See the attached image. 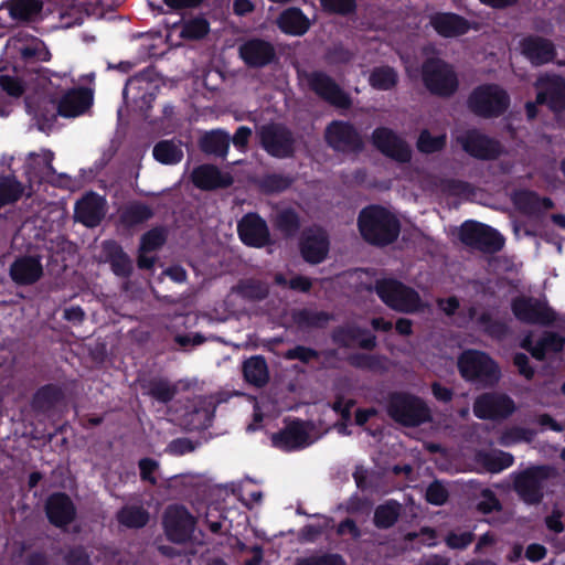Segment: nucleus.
<instances>
[{
  "label": "nucleus",
  "mask_w": 565,
  "mask_h": 565,
  "mask_svg": "<svg viewBox=\"0 0 565 565\" xmlns=\"http://www.w3.org/2000/svg\"><path fill=\"white\" fill-rule=\"evenodd\" d=\"M458 369L465 380L490 386L497 384L501 375L495 361L478 350L465 351L458 359Z\"/></svg>",
  "instance_id": "7"
},
{
  "label": "nucleus",
  "mask_w": 565,
  "mask_h": 565,
  "mask_svg": "<svg viewBox=\"0 0 565 565\" xmlns=\"http://www.w3.org/2000/svg\"><path fill=\"white\" fill-rule=\"evenodd\" d=\"M234 290L238 296L248 301H262L269 295L267 282L255 278L239 280Z\"/></svg>",
  "instance_id": "44"
},
{
  "label": "nucleus",
  "mask_w": 565,
  "mask_h": 565,
  "mask_svg": "<svg viewBox=\"0 0 565 565\" xmlns=\"http://www.w3.org/2000/svg\"><path fill=\"white\" fill-rule=\"evenodd\" d=\"M559 477L557 468L551 465H533L513 473V490L527 505L540 504Z\"/></svg>",
  "instance_id": "2"
},
{
  "label": "nucleus",
  "mask_w": 565,
  "mask_h": 565,
  "mask_svg": "<svg viewBox=\"0 0 565 565\" xmlns=\"http://www.w3.org/2000/svg\"><path fill=\"white\" fill-rule=\"evenodd\" d=\"M217 401L213 396H198L188 407L183 422L189 430H204L212 426Z\"/></svg>",
  "instance_id": "22"
},
{
  "label": "nucleus",
  "mask_w": 565,
  "mask_h": 565,
  "mask_svg": "<svg viewBox=\"0 0 565 565\" xmlns=\"http://www.w3.org/2000/svg\"><path fill=\"white\" fill-rule=\"evenodd\" d=\"M277 25L285 34L301 36L310 29V21L300 8L290 7L278 15Z\"/></svg>",
  "instance_id": "36"
},
{
  "label": "nucleus",
  "mask_w": 565,
  "mask_h": 565,
  "mask_svg": "<svg viewBox=\"0 0 565 565\" xmlns=\"http://www.w3.org/2000/svg\"><path fill=\"white\" fill-rule=\"evenodd\" d=\"M300 254L311 265L322 263L329 253V237L322 230H308L302 233L299 242Z\"/></svg>",
  "instance_id": "26"
},
{
  "label": "nucleus",
  "mask_w": 565,
  "mask_h": 565,
  "mask_svg": "<svg viewBox=\"0 0 565 565\" xmlns=\"http://www.w3.org/2000/svg\"><path fill=\"white\" fill-rule=\"evenodd\" d=\"M459 239L466 246L489 254L500 252L505 243L503 235L499 231L490 225L472 220L461 224Z\"/></svg>",
  "instance_id": "8"
},
{
  "label": "nucleus",
  "mask_w": 565,
  "mask_h": 565,
  "mask_svg": "<svg viewBox=\"0 0 565 565\" xmlns=\"http://www.w3.org/2000/svg\"><path fill=\"white\" fill-rule=\"evenodd\" d=\"M241 242L248 247L263 248L271 244L268 224L257 212H248L237 222Z\"/></svg>",
  "instance_id": "16"
},
{
  "label": "nucleus",
  "mask_w": 565,
  "mask_h": 565,
  "mask_svg": "<svg viewBox=\"0 0 565 565\" xmlns=\"http://www.w3.org/2000/svg\"><path fill=\"white\" fill-rule=\"evenodd\" d=\"M153 216L152 209L140 202L127 205L119 214V222L127 228L143 224Z\"/></svg>",
  "instance_id": "43"
},
{
  "label": "nucleus",
  "mask_w": 565,
  "mask_h": 565,
  "mask_svg": "<svg viewBox=\"0 0 565 565\" xmlns=\"http://www.w3.org/2000/svg\"><path fill=\"white\" fill-rule=\"evenodd\" d=\"M274 225L285 237H294L301 227V221L296 210L286 207L277 212Z\"/></svg>",
  "instance_id": "47"
},
{
  "label": "nucleus",
  "mask_w": 565,
  "mask_h": 565,
  "mask_svg": "<svg viewBox=\"0 0 565 565\" xmlns=\"http://www.w3.org/2000/svg\"><path fill=\"white\" fill-rule=\"evenodd\" d=\"M195 519L183 505H169L162 518V525L168 541L182 544L191 540L194 529Z\"/></svg>",
  "instance_id": "14"
},
{
  "label": "nucleus",
  "mask_w": 565,
  "mask_h": 565,
  "mask_svg": "<svg viewBox=\"0 0 565 565\" xmlns=\"http://www.w3.org/2000/svg\"><path fill=\"white\" fill-rule=\"evenodd\" d=\"M210 32V22L202 15L191 18L182 23L180 38L189 41L204 39Z\"/></svg>",
  "instance_id": "50"
},
{
  "label": "nucleus",
  "mask_w": 565,
  "mask_h": 565,
  "mask_svg": "<svg viewBox=\"0 0 565 565\" xmlns=\"http://www.w3.org/2000/svg\"><path fill=\"white\" fill-rule=\"evenodd\" d=\"M443 191L449 195L469 196L473 193V188L467 181L458 179H446L443 181Z\"/></svg>",
  "instance_id": "59"
},
{
  "label": "nucleus",
  "mask_w": 565,
  "mask_h": 565,
  "mask_svg": "<svg viewBox=\"0 0 565 565\" xmlns=\"http://www.w3.org/2000/svg\"><path fill=\"white\" fill-rule=\"evenodd\" d=\"M370 85L377 90H391L398 83V73L388 65L376 66L369 76Z\"/></svg>",
  "instance_id": "46"
},
{
  "label": "nucleus",
  "mask_w": 565,
  "mask_h": 565,
  "mask_svg": "<svg viewBox=\"0 0 565 565\" xmlns=\"http://www.w3.org/2000/svg\"><path fill=\"white\" fill-rule=\"evenodd\" d=\"M119 524L128 529H141L149 521V513L141 507H124L117 512Z\"/></svg>",
  "instance_id": "48"
},
{
  "label": "nucleus",
  "mask_w": 565,
  "mask_h": 565,
  "mask_svg": "<svg viewBox=\"0 0 565 565\" xmlns=\"http://www.w3.org/2000/svg\"><path fill=\"white\" fill-rule=\"evenodd\" d=\"M66 565H92L90 556L83 545L70 547L63 557Z\"/></svg>",
  "instance_id": "61"
},
{
  "label": "nucleus",
  "mask_w": 565,
  "mask_h": 565,
  "mask_svg": "<svg viewBox=\"0 0 565 565\" xmlns=\"http://www.w3.org/2000/svg\"><path fill=\"white\" fill-rule=\"evenodd\" d=\"M140 387L145 395L161 404H169L179 393L177 383H172L164 376H151L140 382Z\"/></svg>",
  "instance_id": "35"
},
{
  "label": "nucleus",
  "mask_w": 565,
  "mask_h": 565,
  "mask_svg": "<svg viewBox=\"0 0 565 565\" xmlns=\"http://www.w3.org/2000/svg\"><path fill=\"white\" fill-rule=\"evenodd\" d=\"M327 145L337 152L360 153L364 149V141L350 121L332 120L326 128Z\"/></svg>",
  "instance_id": "13"
},
{
  "label": "nucleus",
  "mask_w": 565,
  "mask_h": 565,
  "mask_svg": "<svg viewBox=\"0 0 565 565\" xmlns=\"http://www.w3.org/2000/svg\"><path fill=\"white\" fill-rule=\"evenodd\" d=\"M476 508L480 513L489 514L494 511H501L502 504L498 499L495 492L489 488H486L480 492V498L479 501L477 502Z\"/></svg>",
  "instance_id": "58"
},
{
  "label": "nucleus",
  "mask_w": 565,
  "mask_h": 565,
  "mask_svg": "<svg viewBox=\"0 0 565 565\" xmlns=\"http://www.w3.org/2000/svg\"><path fill=\"white\" fill-rule=\"evenodd\" d=\"M327 62L331 65L348 64L353 58V54L350 50L343 45H334L329 49L326 54Z\"/></svg>",
  "instance_id": "64"
},
{
  "label": "nucleus",
  "mask_w": 565,
  "mask_h": 565,
  "mask_svg": "<svg viewBox=\"0 0 565 565\" xmlns=\"http://www.w3.org/2000/svg\"><path fill=\"white\" fill-rule=\"evenodd\" d=\"M64 399V391L56 384H45L36 390L32 397V408L36 412L46 413L53 409Z\"/></svg>",
  "instance_id": "38"
},
{
  "label": "nucleus",
  "mask_w": 565,
  "mask_h": 565,
  "mask_svg": "<svg viewBox=\"0 0 565 565\" xmlns=\"http://www.w3.org/2000/svg\"><path fill=\"white\" fill-rule=\"evenodd\" d=\"M54 153L46 150L43 156L31 152L26 161V173L30 180L38 183L50 182L55 186L66 188L71 181L65 173L57 174L53 167Z\"/></svg>",
  "instance_id": "17"
},
{
  "label": "nucleus",
  "mask_w": 565,
  "mask_h": 565,
  "mask_svg": "<svg viewBox=\"0 0 565 565\" xmlns=\"http://www.w3.org/2000/svg\"><path fill=\"white\" fill-rule=\"evenodd\" d=\"M310 436L306 424L299 418L289 422L285 428L273 434V446L279 450L290 452L306 448L310 445Z\"/></svg>",
  "instance_id": "21"
},
{
  "label": "nucleus",
  "mask_w": 565,
  "mask_h": 565,
  "mask_svg": "<svg viewBox=\"0 0 565 565\" xmlns=\"http://www.w3.org/2000/svg\"><path fill=\"white\" fill-rule=\"evenodd\" d=\"M193 184L202 191H214L230 188L234 179L227 172H222L216 166L203 163L195 167L191 173Z\"/></svg>",
  "instance_id": "29"
},
{
  "label": "nucleus",
  "mask_w": 565,
  "mask_h": 565,
  "mask_svg": "<svg viewBox=\"0 0 565 565\" xmlns=\"http://www.w3.org/2000/svg\"><path fill=\"white\" fill-rule=\"evenodd\" d=\"M456 141L468 156L482 161L497 160L503 152L499 140L477 128L465 130Z\"/></svg>",
  "instance_id": "12"
},
{
  "label": "nucleus",
  "mask_w": 565,
  "mask_h": 565,
  "mask_svg": "<svg viewBox=\"0 0 565 565\" xmlns=\"http://www.w3.org/2000/svg\"><path fill=\"white\" fill-rule=\"evenodd\" d=\"M23 185L13 175L0 178V207L12 204L20 200L23 194Z\"/></svg>",
  "instance_id": "51"
},
{
  "label": "nucleus",
  "mask_w": 565,
  "mask_h": 565,
  "mask_svg": "<svg viewBox=\"0 0 565 565\" xmlns=\"http://www.w3.org/2000/svg\"><path fill=\"white\" fill-rule=\"evenodd\" d=\"M429 23L438 35L446 39L463 35L470 30V22L454 12H436Z\"/></svg>",
  "instance_id": "34"
},
{
  "label": "nucleus",
  "mask_w": 565,
  "mask_h": 565,
  "mask_svg": "<svg viewBox=\"0 0 565 565\" xmlns=\"http://www.w3.org/2000/svg\"><path fill=\"white\" fill-rule=\"evenodd\" d=\"M168 232L163 226H156L142 234L139 252L150 253L161 248L167 242Z\"/></svg>",
  "instance_id": "54"
},
{
  "label": "nucleus",
  "mask_w": 565,
  "mask_h": 565,
  "mask_svg": "<svg viewBox=\"0 0 565 565\" xmlns=\"http://www.w3.org/2000/svg\"><path fill=\"white\" fill-rule=\"evenodd\" d=\"M385 412L396 424L416 428L433 419L427 403L419 396L405 391L390 392L385 398Z\"/></svg>",
  "instance_id": "3"
},
{
  "label": "nucleus",
  "mask_w": 565,
  "mask_h": 565,
  "mask_svg": "<svg viewBox=\"0 0 565 565\" xmlns=\"http://www.w3.org/2000/svg\"><path fill=\"white\" fill-rule=\"evenodd\" d=\"M510 103V95L498 84H481L472 89L467 99L469 110L484 119L502 116Z\"/></svg>",
  "instance_id": "5"
},
{
  "label": "nucleus",
  "mask_w": 565,
  "mask_h": 565,
  "mask_svg": "<svg viewBox=\"0 0 565 565\" xmlns=\"http://www.w3.org/2000/svg\"><path fill=\"white\" fill-rule=\"evenodd\" d=\"M447 145L445 134L433 136L428 129H423L417 139V149L422 153L431 154L441 151Z\"/></svg>",
  "instance_id": "55"
},
{
  "label": "nucleus",
  "mask_w": 565,
  "mask_h": 565,
  "mask_svg": "<svg viewBox=\"0 0 565 565\" xmlns=\"http://www.w3.org/2000/svg\"><path fill=\"white\" fill-rule=\"evenodd\" d=\"M306 81L309 89L323 102L340 109L351 108V95L324 71L316 70L307 73Z\"/></svg>",
  "instance_id": "9"
},
{
  "label": "nucleus",
  "mask_w": 565,
  "mask_h": 565,
  "mask_svg": "<svg viewBox=\"0 0 565 565\" xmlns=\"http://www.w3.org/2000/svg\"><path fill=\"white\" fill-rule=\"evenodd\" d=\"M522 55L533 65L542 66L554 61L556 47L554 43L540 35H527L520 42Z\"/></svg>",
  "instance_id": "27"
},
{
  "label": "nucleus",
  "mask_w": 565,
  "mask_h": 565,
  "mask_svg": "<svg viewBox=\"0 0 565 565\" xmlns=\"http://www.w3.org/2000/svg\"><path fill=\"white\" fill-rule=\"evenodd\" d=\"M322 10L329 14L348 17L354 14L358 9L356 0H319Z\"/></svg>",
  "instance_id": "56"
},
{
  "label": "nucleus",
  "mask_w": 565,
  "mask_h": 565,
  "mask_svg": "<svg viewBox=\"0 0 565 565\" xmlns=\"http://www.w3.org/2000/svg\"><path fill=\"white\" fill-rule=\"evenodd\" d=\"M9 276L17 286H31L43 276L41 258L34 255L18 256L9 267Z\"/></svg>",
  "instance_id": "25"
},
{
  "label": "nucleus",
  "mask_w": 565,
  "mask_h": 565,
  "mask_svg": "<svg viewBox=\"0 0 565 565\" xmlns=\"http://www.w3.org/2000/svg\"><path fill=\"white\" fill-rule=\"evenodd\" d=\"M102 254L105 263L110 265L115 276L129 278L134 273V264L122 246L115 239H106L102 243Z\"/></svg>",
  "instance_id": "33"
},
{
  "label": "nucleus",
  "mask_w": 565,
  "mask_h": 565,
  "mask_svg": "<svg viewBox=\"0 0 565 565\" xmlns=\"http://www.w3.org/2000/svg\"><path fill=\"white\" fill-rule=\"evenodd\" d=\"M284 356L286 360H298L305 364H308L311 360L318 359L320 356V352L312 348L298 344L287 350Z\"/></svg>",
  "instance_id": "60"
},
{
  "label": "nucleus",
  "mask_w": 565,
  "mask_h": 565,
  "mask_svg": "<svg viewBox=\"0 0 565 565\" xmlns=\"http://www.w3.org/2000/svg\"><path fill=\"white\" fill-rule=\"evenodd\" d=\"M0 89L10 97L20 98L25 93L26 85L19 76L0 74Z\"/></svg>",
  "instance_id": "57"
},
{
  "label": "nucleus",
  "mask_w": 565,
  "mask_h": 565,
  "mask_svg": "<svg viewBox=\"0 0 565 565\" xmlns=\"http://www.w3.org/2000/svg\"><path fill=\"white\" fill-rule=\"evenodd\" d=\"M536 94V104L545 105L553 113L565 110V79L561 76L541 78Z\"/></svg>",
  "instance_id": "28"
},
{
  "label": "nucleus",
  "mask_w": 565,
  "mask_h": 565,
  "mask_svg": "<svg viewBox=\"0 0 565 565\" xmlns=\"http://www.w3.org/2000/svg\"><path fill=\"white\" fill-rule=\"evenodd\" d=\"M422 82L434 96L449 98L459 88L458 75L451 64L440 57H428L422 64Z\"/></svg>",
  "instance_id": "4"
},
{
  "label": "nucleus",
  "mask_w": 565,
  "mask_h": 565,
  "mask_svg": "<svg viewBox=\"0 0 565 565\" xmlns=\"http://www.w3.org/2000/svg\"><path fill=\"white\" fill-rule=\"evenodd\" d=\"M94 94L90 88L79 86L70 88L56 99V113L63 118H76L86 114L93 106Z\"/></svg>",
  "instance_id": "20"
},
{
  "label": "nucleus",
  "mask_w": 565,
  "mask_h": 565,
  "mask_svg": "<svg viewBox=\"0 0 565 565\" xmlns=\"http://www.w3.org/2000/svg\"><path fill=\"white\" fill-rule=\"evenodd\" d=\"M383 360L384 358L379 354H370L362 352L351 353L347 358V362L350 366L358 370L373 372L384 369Z\"/></svg>",
  "instance_id": "53"
},
{
  "label": "nucleus",
  "mask_w": 565,
  "mask_h": 565,
  "mask_svg": "<svg viewBox=\"0 0 565 565\" xmlns=\"http://www.w3.org/2000/svg\"><path fill=\"white\" fill-rule=\"evenodd\" d=\"M242 372L244 380L256 387H263L268 383V365L263 355H254L245 360Z\"/></svg>",
  "instance_id": "40"
},
{
  "label": "nucleus",
  "mask_w": 565,
  "mask_h": 565,
  "mask_svg": "<svg viewBox=\"0 0 565 565\" xmlns=\"http://www.w3.org/2000/svg\"><path fill=\"white\" fill-rule=\"evenodd\" d=\"M295 182V178L284 173H265L255 180L258 191L265 195L279 194L288 190Z\"/></svg>",
  "instance_id": "41"
},
{
  "label": "nucleus",
  "mask_w": 565,
  "mask_h": 565,
  "mask_svg": "<svg viewBox=\"0 0 565 565\" xmlns=\"http://www.w3.org/2000/svg\"><path fill=\"white\" fill-rule=\"evenodd\" d=\"M333 318V315L327 311H315L306 308L295 315V321L298 326L317 329L326 328Z\"/></svg>",
  "instance_id": "52"
},
{
  "label": "nucleus",
  "mask_w": 565,
  "mask_h": 565,
  "mask_svg": "<svg viewBox=\"0 0 565 565\" xmlns=\"http://www.w3.org/2000/svg\"><path fill=\"white\" fill-rule=\"evenodd\" d=\"M230 143V135L221 129L206 131L199 139V148L203 153L220 158L227 156Z\"/></svg>",
  "instance_id": "37"
},
{
  "label": "nucleus",
  "mask_w": 565,
  "mask_h": 565,
  "mask_svg": "<svg viewBox=\"0 0 565 565\" xmlns=\"http://www.w3.org/2000/svg\"><path fill=\"white\" fill-rule=\"evenodd\" d=\"M401 513L402 504L394 499H390L375 508L373 524L379 530H388L396 524Z\"/></svg>",
  "instance_id": "42"
},
{
  "label": "nucleus",
  "mask_w": 565,
  "mask_h": 565,
  "mask_svg": "<svg viewBox=\"0 0 565 565\" xmlns=\"http://www.w3.org/2000/svg\"><path fill=\"white\" fill-rule=\"evenodd\" d=\"M8 45L15 49L24 63L45 62L50 58V52L43 41L29 35L24 31H19L8 40Z\"/></svg>",
  "instance_id": "30"
},
{
  "label": "nucleus",
  "mask_w": 565,
  "mask_h": 565,
  "mask_svg": "<svg viewBox=\"0 0 565 565\" xmlns=\"http://www.w3.org/2000/svg\"><path fill=\"white\" fill-rule=\"evenodd\" d=\"M371 140L373 146L385 157L399 163H407L412 159L409 145L388 127H377L373 130Z\"/></svg>",
  "instance_id": "15"
},
{
  "label": "nucleus",
  "mask_w": 565,
  "mask_h": 565,
  "mask_svg": "<svg viewBox=\"0 0 565 565\" xmlns=\"http://www.w3.org/2000/svg\"><path fill=\"white\" fill-rule=\"evenodd\" d=\"M514 411L513 399L505 394L484 393L473 404V414L479 419H505Z\"/></svg>",
  "instance_id": "18"
},
{
  "label": "nucleus",
  "mask_w": 565,
  "mask_h": 565,
  "mask_svg": "<svg viewBox=\"0 0 565 565\" xmlns=\"http://www.w3.org/2000/svg\"><path fill=\"white\" fill-rule=\"evenodd\" d=\"M331 340L342 348H349L351 342H358L359 348L367 351L374 350L377 345L375 334L369 329L356 324L334 328L331 333Z\"/></svg>",
  "instance_id": "32"
},
{
  "label": "nucleus",
  "mask_w": 565,
  "mask_h": 565,
  "mask_svg": "<svg viewBox=\"0 0 565 565\" xmlns=\"http://www.w3.org/2000/svg\"><path fill=\"white\" fill-rule=\"evenodd\" d=\"M74 217L86 227L98 226L105 217V199L95 192L87 193L76 202Z\"/></svg>",
  "instance_id": "31"
},
{
  "label": "nucleus",
  "mask_w": 565,
  "mask_h": 565,
  "mask_svg": "<svg viewBox=\"0 0 565 565\" xmlns=\"http://www.w3.org/2000/svg\"><path fill=\"white\" fill-rule=\"evenodd\" d=\"M262 148L277 159L292 158L296 151V139L292 131L281 124H268L259 130Z\"/></svg>",
  "instance_id": "10"
},
{
  "label": "nucleus",
  "mask_w": 565,
  "mask_h": 565,
  "mask_svg": "<svg viewBox=\"0 0 565 565\" xmlns=\"http://www.w3.org/2000/svg\"><path fill=\"white\" fill-rule=\"evenodd\" d=\"M44 511L50 524L57 529H65L77 516V509L72 498L62 491L53 492L46 498Z\"/></svg>",
  "instance_id": "19"
},
{
  "label": "nucleus",
  "mask_w": 565,
  "mask_h": 565,
  "mask_svg": "<svg viewBox=\"0 0 565 565\" xmlns=\"http://www.w3.org/2000/svg\"><path fill=\"white\" fill-rule=\"evenodd\" d=\"M514 457L510 452L499 451L498 455L489 456L486 460L487 467L491 472H501L511 467Z\"/></svg>",
  "instance_id": "63"
},
{
  "label": "nucleus",
  "mask_w": 565,
  "mask_h": 565,
  "mask_svg": "<svg viewBox=\"0 0 565 565\" xmlns=\"http://www.w3.org/2000/svg\"><path fill=\"white\" fill-rule=\"evenodd\" d=\"M238 51L241 58L252 68H263L278 60L275 46L259 38L247 40Z\"/></svg>",
  "instance_id": "23"
},
{
  "label": "nucleus",
  "mask_w": 565,
  "mask_h": 565,
  "mask_svg": "<svg viewBox=\"0 0 565 565\" xmlns=\"http://www.w3.org/2000/svg\"><path fill=\"white\" fill-rule=\"evenodd\" d=\"M476 321L488 337L495 340L505 339L510 332V328L504 321L493 319L492 315L488 311L479 315Z\"/></svg>",
  "instance_id": "49"
},
{
  "label": "nucleus",
  "mask_w": 565,
  "mask_h": 565,
  "mask_svg": "<svg viewBox=\"0 0 565 565\" xmlns=\"http://www.w3.org/2000/svg\"><path fill=\"white\" fill-rule=\"evenodd\" d=\"M519 210L527 215H540L554 207V202L547 196H540L535 191H521L515 195Z\"/></svg>",
  "instance_id": "39"
},
{
  "label": "nucleus",
  "mask_w": 565,
  "mask_h": 565,
  "mask_svg": "<svg viewBox=\"0 0 565 565\" xmlns=\"http://www.w3.org/2000/svg\"><path fill=\"white\" fill-rule=\"evenodd\" d=\"M152 154L158 162L167 166L177 164L183 159L181 145L174 140L158 141L152 149Z\"/></svg>",
  "instance_id": "45"
},
{
  "label": "nucleus",
  "mask_w": 565,
  "mask_h": 565,
  "mask_svg": "<svg viewBox=\"0 0 565 565\" xmlns=\"http://www.w3.org/2000/svg\"><path fill=\"white\" fill-rule=\"evenodd\" d=\"M511 310L516 320L526 324L552 326L557 318L546 301L534 297L518 296L511 301Z\"/></svg>",
  "instance_id": "11"
},
{
  "label": "nucleus",
  "mask_w": 565,
  "mask_h": 565,
  "mask_svg": "<svg viewBox=\"0 0 565 565\" xmlns=\"http://www.w3.org/2000/svg\"><path fill=\"white\" fill-rule=\"evenodd\" d=\"M375 291L388 308L397 312L416 313L424 308L419 294L399 280L393 278L377 280Z\"/></svg>",
  "instance_id": "6"
},
{
  "label": "nucleus",
  "mask_w": 565,
  "mask_h": 565,
  "mask_svg": "<svg viewBox=\"0 0 565 565\" xmlns=\"http://www.w3.org/2000/svg\"><path fill=\"white\" fill-rule=\"evenodd\" d=\"M358 227L366 243L379 247L394 243L401 233L399 220L386 207L377 204L367 205L360 211Z\"/></svg>",
  "instance_id": "1"
},
{
  "label": "nucleus",
  "mask_w": 565,
  "mask_h": 565,
  "mask_svg": "<svg viewBox=\"0 0 565 565\" xmlns=\"http://www.w3.org/2000/svg\"><path fill=\"white\" fill-rule=\"evenodd\" d=\"M447 489L437 480L433 481L426 489L425 499L434 505H443L448 499Z\"/></svg>",
  "instance_id": "62"
},
{
  "label": "nucleus",
  "mask_w": 565,
  "mask_h": 565,
  "mask_svg": "<svg viewBox=\"0 0 565 565\" xmlns=\"http://www.w3.org/2000/svg\"><path fill=\"white\" fill-rule=\"evenodd\" d=\"M43 8L41 0H8L0 4V28L33 20Z\"/></svg>",
  "instance_id": "24"
}]
</instances>
